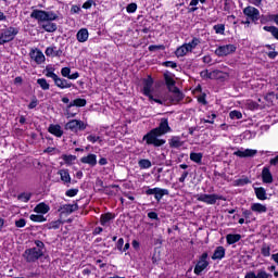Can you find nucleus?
<instances>
[{"mask_svg": "<svg viewBox=\"0 0 278 278\" xmlns=\"http://www.w3.org/2000/svg\"><path fill=\"white\" fill-rule=\"evenodd\" d=\"M233 155L237 157H255V155H257V150L241 148L240 150L235 151Z\"/></svg>", "mask_w": 278, "mask_h": 278, "instance_id": "nucleus-15", "label": "nucleus"}, {"mask_svg": "<svg viewBox=\"0 0 278 278\" xmlns=\"http://www.w3.org/2000/svg\"><path fill=\"white\" fill-rule=\"evenodd\" d=\"M270 277L271 275L266 273V269L262 268V269H258L256 274L254 271L248 273L244 278H270Z\"/></svg>", "mask_w": 278, "mask_h": 278, "instance_id": "nucleus-18", "label": "nucleus"}, {"mask_svg": "<svg viewBox=\"0 0 278 278\" xmlns=\"http://www.w3.org/2000/svg\"><path fill=\"white\" fill-rule=\"evenodd\" d=\"M86 124L81 119H72L65 124V129L77 134L86 129Z\"/></svg>", "mask_w": 278, "mask_h": 278, "instance_id": "nucleus-7", "label": "nucleus"}, {"mask_svg": "<svg viewBox=\"0 0 278 278\" xmlns=\"http://www.w3.org/2000/svg\"><path fill=\"white\" fill-rule=\"evenodd\" d=\"M243 14L251 18V21H260V10L255 7H247L243 9Z\"/></svg>", "mask_w": 278, "mask_h": 278, "instance_id": "nucleus-14", "label": "nucleus"}, {"mask_svg": "<svg viewBox=\"0 0 278 278\" xmlns=\"http://www.w3.org/2000/svg\"><path fill=\"white\" fill-rule=\"evenodd\" d=\"M215 34H225V25L223 24H217L214 26Z\"/></svg>", "mask_w": 278, "mask_h": 278, "instance_id": "nucleus-46", "label": "nucleus"}, {"mask_svg": "<svg viewBox=\"0 0 278 278\" xmlns=\"http://www.w3.org/2000/svg\"><path fill=\"white\" fill-rule=\"evenodd\" d=\"M262 255H264V257H270V248L264 245V247L262 248Z\"/></svg>", "mask_w": 278, "mask_h": 278, "instance_id": "nucleus-49", "label": "nucleus"}, {"mask_svg": "<svg viewBox=\"0 0 278 278\" xmlns=\"http://www.w3.org/2000/svg\"><path fill=\"white\" fill-rule=\"evenodd\" d=\"M83 164H88L89 166H97V155L96 154H88L87 156H83L80 159Z\"/></svg>", "mask_w": 278, "mask_h": 278, "instance_id": "nucleus-22", "label": "nucleus"}, {"mask_svg": "<svg viewBox=\"0 0 278 278\" xmlns=\"http://www.w3.org/2000/svg\"><path fill=\"white\" fill-rule=\"evenodd\" d=\"M45 53L48 58H62V49L55 46L48 47Z\"/></svg>", "mask_w": 278, "mask_h": 278, "instance_id": "nucleus-19", "label": "nucleus"}, {"mask_svg": "<svg viewBox=\"0 0 278 278\" xmlns=\"http://www.w3.org/2000/svg\"><path fill=\"white\" fill-rule=\"evenodd\" d=\"M164 49H166V47H164V45L149 47V51H157V50L164 51Z\"/></svg>", "mask_w": 278, "mask_h": 278, "instance_id": "nucleus-50", "label": "nucleus"}, {"mask_svg": "<svg viewBox=\"0 0 278 278\" xmlns=\"http://www.w3.org/2000/svg\"><path fill=\"white\" fill-rule=\"evenodd\" d=\"M229 116L232 119L240 121V118H242V113L240 111H231Z\"/></svg>", "mask_w": 278, "mask_h": 278, "instance_id": "nucleus-43", "label": "nucleus"}, {"mask_svg": "<svg viewBox=\"0 0 278 278\" xmlns=\"http://www.w3.org/2000/svg\"><path fill=\"white\" fill-rule=\"evenodd\" d=\"M146 194H148V197L154 195L155 201L160 203L164 197L169 194V192H168V189H162L156 187V188L148 189L146 191Z\"/></svg>", "mask_w": 278, "mask_h": 278, "instance_id": "nucleus-9", "label": "nucleus"}, {"mask_svg": "<svg viewBox=\"0 0 278 278\" xmlns=\"http://www.w3.org/2000/svg\"><path fill=\"white\" fill-rule=\"evenodd\" d=\"M71 108H86V99L77 98L66 106L67 118H74L75 114L71 113Z\"/></svg>", "mask_w": 278, "mask_h": 278, "instance_id": "nucleus-10", "label": "nucleus"}, {"mask_svg": "<svg viewBox=\"0 0 278 278\" xmlns=\"http://www.w3.org/2000/svg\"><path fill=\"white\" fill-rule=\"evenodd\" d=\"M269 163L271 164V166H277V164H278V155L275 156L274 159H271Z\"/></svg>", "mask_w": 278, "mask_h": 278, "instance_id": "nucleus-64", "label": "nucleus"}, {"mask_svg": "<svg viewBox=\"0 0 278 278\" xmlns=\"http://www.w3.org/2000/svg\"><path fill=\"white\" fill-rule=\"evenodd\" d=\"M137 10H138V4L136 3H130L126 8V11L128 12V14H134V12H136Z\"/></svg>", "mask_w": 278, "mask_h": 278, "instance_id": "nucleus-45", "label": "nucleus"}, {"mask_svg": "<svg viewBox=\"0 0 278 278\" xmlns=\"http://www.w3.org/2000/svg\"><path fill=\"white\" fill-rule=\"evenodd\" d=\"M223 257H225V248L224 247H217L214 251L212 260H223Z\"/></svg>", "mask_w": 278, "mask_h": 278, "instance_id": "nucleus-28", "label": "nucleus"}, {"mask_svg": "<svg viewBox=\"0 0 278 278\" xmlns=\"http://www.w3.org/2000/svg\"><path fill=\"white\" fill-rule=\"evenodd\" d=\"M25 225H27V222L25 220V218H21L15 222V227L23 228L25 227Z\"/></svg>", "mask_w": 278, "mask_h": 278, "instance_id": "nucleus-51", "label": "nucleus"}, {"mask_svg": "<svg viewBox=\"0 0 278 278\" xmlns=\"http://www.w3.org/2000/svg\"><path fill=\"white\" fill-rule=\"evenodd\" d=\"M58 174L61 177V181H63L65 186H68L71 184V174L68 173V169H61Z\"/></svg>", "mask_w": 278, "mask_h": 278, "instance_id": "nucleus-27", "label": "nucleus"}, {"mask_svg": "<svg viewBox=\"0 0 278 278\" xmlns=\"http://www.w3.org/2000/svg\"><path fill=\"white\" fill-rule=\"evenodd\" d=\"M123 244H125V240L123 238H119L116 243L118 251H123Z\"/></svg>", "mask_w": 278, "mask_h": 278, "instance_id": "nucleus-57", "label": "nucleus"}, {"mask_svg": "<svg viewBox=\"0 0 278 278\" xmlns=\"http://www.w3.org/2000/svg\"><path fill=\"white\" fill-rule=\"evenodd\" d=\"M18 201H22L23 203H27L29 199H31V193H22L17 197Z\"/></svg>", "mask_w": 278, "mask_h": 278, "instance_id": "nucleus-42", "label": "nucleus"}, {"mask_svg": "<svg viewBox=\"0 0 278 278\" xmlns=\"http://www.w3.org/2000/svg\"><path fill=\"white\" fill-rule=\"evenodd\" d=\"M30 18H36L39 23H51L56 21L58 14L53 11L34 10L30 14Z\"/></svg>", "mask_w": 278, "mask_h": 278, "instance_id": "nucleus-3", "label": "nucleus"}, {"mask_svg": "<svg viewBox=\"0 0 278 278\" xmlns=\"http://www.w3.org/2000/svg\"><path fill=\"white\" fill-rule=\"evenodd\" d=\"M207 266H210V263L207 262V253H203L194 267V274L201 275V271L207 268Z\"/></svg>", "mask_w": 278, "mask_h": 278, "instance_id": "nucleus-12", "label": "nucleus"}, {"mask_svg": "<svg viewBox=\"0 0 278 278\" xmlns=\"http://www.w3.org/2000/svg\"><path fill=\"white\" fill-rule=\"evenodd\" d=\"M256 198L260 199V201H266V189L263 187H258L254 189Z\"/></svg>", "mask_w": 278, "mask_h": 278, "instance_id": "nucleus-31", "label": "nucleus"}, {"mask_svg": "<svg viewBox=\"0 0 278 278\" xmlns=\"http://www.w3.org/2000/svg\"><path fill=\"white\" fill-rule=\"evenodd\" d=\"M35 244L37 247L35 249H40V251H42V249H45V243L42 241H40V240H36Z\"/></svg>", "mask_w": 278, "mask_h": 278, "instance_id": "nucleus-58", "label": "nucleus"}, {"mask_svg": "<svg viewBox=\"0 0 278 278\" xmlns=\"http://www.w3.org/2000/svg\"><path fill=\"white\" fill-rule=\"evenodd\" d=\"M197 200L206 203V205H216V201H225V198L218 194H199Z\"/></svg>", "mask_w": 278, "mask_h": 278, "instance_id": "nucleus-8", "label": "nucleus"}, {"mask_svg": "<svg viewBox=\"0 0 278 278\" xmlns=\"http://www.w3.org/2000/svg\"><path fill=\"white\" fill-rule=\"evenodd\" d=\"M61 75L62 77H66V79H68V77H71V67H63L61 70Z\"/></svg>", "mask_w": 278, "mask_h": 278, "instance_id": "nucleus-47", "label": "nucleus"}, {"mask_svg": "<svg viewBox=\"0 0 278 278\" xmlns=\"http://www.w3.org/2000/svg\"><path fill=\"white\" fill-rule=\"evenodd\" d=\"M241 239H242V236H240V235L229 233L226 236L227 244H236V242H240Z\"/></svg>", "mask_w": 278, "mask_h": 278, "instance_id": "nucleus-29", "label": "nucleus"}, {"mask_svg": "<svg viewBox=\"0 0 278 278\" xmlns=\"http://www.w3.org/2000/svg\"><path fill=\"white\" fill-rule=\"evenodd\" d=\"M267 55L270 60H275L277 58V51L271 50L267 53Z\"/></svg>", "mask_w": 278, "mask_h": 278, "instance_id": "nucleus-60", "label": "nucleus"}, {"mask_svg": "<svg viewBox=\"0 0 278 278\" xmlns=\"http://www.w3.org/2000/svg\"><path fill=\"white\" fill-rule=\"evenodd\" d=\"M207 0H191L189 5H199L200 3H205Z\"/></svg>", "mask_w": 278, "mask_h": 278, "instance_id": "nucleus-61", "label": "nucleus"}, {"mask_svg": "<svg viewBox=\"0 0 278 278\" xmlns=\"http://www.w3.org/2000/svg\"><path fill=\"white\" fill-rule=\"evenodd\" d=\"M252 212H255L256 214H266L268 212V207L262 203H253L251 205Z\"/></svg>", "mask_w": 278, "mask_h": 278, "instance_id": "nucleus-23", "label": "nucleus"}, {"mask_svg": "<svg viewBox=\"0 0 278 278\" xmlns=\"http://www.w3.org/2000/svg\"><path fill=\"white\" fill-rule=\"evenodd\" d=\"M79 206L77 204H63L59 207L60 216H68L73 214V212H77Z\"/></svg>", "mask_w": 278, "mask_h": 278, "instance_id": "nucleus-13", "label": "nucleus"}, {"mask_svg": "<svg viewBox=\"0 0 278 278\" xmlns=\"http://www.w3.org/2000/svg\"><path fill=\"white\" fill-rule=\"evenodd\" d=\"M29 55L34 60V62H36V64H42L45 62V54L38 49H33Z\"/></svg>", "mask_w": 278, "mask_h": 278, "instance_id": "nucleus-17", "label": "nucleus"}, {"mask_svg": "<svg viewBox=\"0 0 278 278\" xmlns=\"http://www.w3.org/2000/svg\"><path fill=\"white\" fill-rule=\"evenodd\" d=\"M63 160L66 164H71V162H75L77 157L75 155H63Z\"/></svg>", "mask_w": 278, "mask_h": 278, "instance_id": "nucleus-48", "label": "nucleus"}, {"mask_svg": "<svg viewBox=\"0 0 278 278\" xmlns=\"http://www.w3.org/2000/svg\"><path fill=\"white\" fill-rule=\"evenodd\" d=\"M148 218H151V220H157V213L155 212L148 213Z\"/></svg>", "mask_w": 278, "mask_h": 278, "instance_id": "nucleus-59", "label": "nucleus"}, {"mask_svg": "<svg viewBox=\"0 0 278 278\" xmlns=\"http://www.w3.org/2000/svg\"><path fill=\"white\" fill-rule=\"evenodd\" d=\"M188 53H190V49L186 43L176 50L177 58H184V55H187Z\"/></svg>", "mask_w": 278, "mask_h": 278, "instance_id": "nucleus-30", "label": "nucleus"}, {"mask_svg": "<svg viewBox=\"0 0 278 278\" xmlns=\"http://www.w3.org/2000/svg\"><path fill=\"white\" fill-rule=\"evenodd\" d=\"M18 34V28L9 27L0 28V45H5V42H12L16 35Z\"/></svg>", "mask_w": 278, "mask_h": 278, "instance_id": "nucleus-5", "label": "nucleus"}, {"mask_svg": "<svg viewBox=\"0 0 278 278\" xmlns=\"http://www.w3.org/2000/svg\"><path fill=\"white\" fill-rule=\"evenodd\" d=\"M46 77L53 79L56 88H61V90H66L67 88L73 87V83L66 80L65 78H61L60 76H58V74H54L53 70L51 68L46 70Z\"/></svg>", "mask_w": 278, "mask_h": 278, "instance_id": "nucleus-4", "label": "nucleus"}, {"mask_svg": "<svg viewBox=\"0 0 278 278\" xmlns=\"http://www.w3.org/2000/svg\"><path fill=\"white\" fill-rule=\"evenodd\" d=\"M77 192H79V189H70L66 191V197H77Z\"/></svg>", "mask_w": 278, "mask_h": 278, "instance_id": "nucleus-53", "label": "nucleus"}, {"mask_svg": "<svg viewBox=\"0 0 278 278\" xmlns=\"http://www.w3.org/2000/svg\"><path fill=\"white\" fill-rule=\"evenodd\" d=\"M163 66H166L167 68H177V63L173 61H166L163 63Z\"/></svg>", "mask_w": 278, "mask_h": 278, "instance_id": "nucleus-52", "label": "nucleus"}, {"mask_svg": "<svg viewBox=\"0 0 278 278\" xmlns=\"http://www.w3.org/2000/svg\"><path fill=\"white\" fill-rule=\"evenodd\" d=\"M201 43V40H199V38H193L189 43H185L189 51H192L194 49H197V46H199Z\"/></svg>", "mask_w": 278, "mask_h": 278, "instance_id": "nucleus-37", "label": "nucleus"}, {"mask_svg": "<svg viewBox=\"0 0 278 278\" xmlns=\"http://www.w3.org/2000/svg\"><path fill=\"white\" fill-rule=\"evenodd\" d=\"M61 225H62V220L58 219V220L51 222L48 225V229H60Z\"/></svg>", "mask_w": 278, "mask_h": 278, "instance_id": "nucleus-40", "label": "nucleus"}, {"mask_svg": "<svg viewBox=\"0 0 278 278\" xmlns=\"http://www.w3.org/2000/svg\"><path fill=\"white\" fill-rule=\"evenodd\" d=\"M214 118H216V114L208 115V119H202V123H210V125H214Z\"/></svg>", "mask_w": 278, "mask_h": 278, "instance_id": "nucleus-54", "label": "nucleus"}, {"mask_svg": "<svg viewBox=\"0 0 278 278\" xmlns=\"http://www.w3.org/2000/svg\"><path fill=\"white\" fill-rule=\"evenodd\" d=\"M67 79H79V73L75 72L74 74H70Z\"/></svg>", "mask_w": 278, "mask_h": 278, "instance_id": "nucleus-63", "label": "nucleus"}, {"mask_svg": "<svg viewBox=\"0 0 278 278\" xmlns=\"http://www.w3.org/2000/svg\"><path fill=\"white\" fill-rule=\"evenodd\" d=\"M89 36H90V34L88 33V30L86 28L79 29L78 33L76 34V38H77L78 42H87Z\"/></svg>", "mask_w": 278, "mask_h": 278, "instance_id": "nucleus-25", "label": "nucleus"}, {"mask_svg": "<svg viewBox=\"0 0 278 278\" xmlns=\"http://www.w3.org/2000/svg\"><path fill=\"white\" fill-rule=\"evenodd\" d=\"M153 90V79L148 78L143 83V94L148 97L150 100H153V94H151Z\"/></svg>", "mask_w": 278, "mask_h": 278, "instance_id": "nucleus-16", "label": "nucleus"}, {"mask_svg": "<svg viewBox=\"0 0 278 278\" xmlns=\"http://www.w3.org/2000/svg\"><path fill=\"white\" fill-rule=\"evenodd\" d=\"M87 140H88L89 142L94 143V142H97V141L99 140V136L89 135V136L87 137Z\"/></svg>", "mask_w": 278, "mask_h": 278, "instance_id": "nucleus-56", "label": "nucleus"}, {"mask_svg": "<svg viewBox=\"0 0 278 278\" xmlns=\"http://www.w3.org/2000/svg\"><path fill=\"white\" fill-rule=\"evenodd\" d=\"M249 178H240L233 181V186H247Z\"/></svg>", "mask_w": 278, "mask_h": 278, "instance_id": "nucleus-44", "label": "nucleus"}, {"mask_svg": "<svg viewBox=\"0 0 278 278\" xmlns=\"http://www.w3.org/2000/svg\"><path fill=\"white\" fill-rule=\"evenodd\" d=\"M264 31H269V34H271V36H274V38H276V40H278V28L275 26H264L263 27Z\"/></svg>", "mask_w": 278, "mask_h": 278, "instance_id": "nucleus-36", "label": "nucleus"}, {"mask_svg": "<svg viewBox=\"0 0 278 278\" xmlns=\"http://www.w3.org/2000/svg\"><path fill=\"white\" fill-rule=\"evenodd\" d=\"M35 212L37 214H47L49 212V205L45 204V203H39L36 207H35Z\"/></svg>", "mask_w": 278, "mask_h": 278, "instance_id": "nucleus-33", "label": "nucleus"}, {"mask_svg": "<svg viewBox=\"0 0 278 278\" xmlns=\"http://www.w3.org/2000/svg\"><path fill=\"white\" fill-rule=\"evenodd\" d=\"M94 3V1L92 0H88L83 4L84 10H90V8H92V4Z\"/></svg>", "mask_w": 278, "mask_h": 278, "instance_id": "nucleus-55", "label": "nucleus"}, {"mask_svg": "<svg viewBox=\"0 0 278 278\" xmlns=\"http://www.w3.org/2000/svg\"><path fill=\"white\" fill-rule=\"evenodd\" d=\"M138 164H139V168H143V169L151 168L152 166L151 162L148 159L140 160Z\"/></svg>", "mask_w": 278, "mask_h": 278, "instance_id": "nucleus-39", "label": "nucleus"}, {"mask_svg": "<svg viewBox=\"0 0 278 278\" xmlns=\"http://www.w3.org/2000/svg\"><path fill=\"white\" fill-rule=\"evenodd\" d=\"M203 160V154L202 153H190V161L195 162V164H201V161Z\"/></svg>", "mask_w": 278, "mask_h": 278, "instance_id": "nucleus-35", "label": "nucleus"}, {"mask_svg": "<svg viewBox=\"0 0 278 278\" xmlns=\"http://www.w3.org/2000/svg\"><path fill=\"white\" fill-rule=\"evenodd\" d=\"M215 53L219 58H225V55H230V53H236V47L233 45L219 46L215 50Z\"/></svg>", "mask_w": 278, "mask_h": 278, "instance_id": "nucleus-11", "label": "nucleus"}, {"mask_svg": "<svg viewBox=\"0 0 278 278\" xmlns=\"http://www.w3.org/2000/svg\"><path fill=\"white\" fill-rule=\"evenodd\" d=\"M113 218H114V215H112V213H106V214L101 215L100 223H101L102 226H105Z\"/></svg>", "mask_w": 278, "mask_h": 278, "instance_id": "nucleus-34", "label": "nucleus"}, {"mask_svg": "<svg viewBox=\"0 0 278 278\" xmlns=\"http://www.w3.org/2000/svg\"><path fill=\"white\" fill-rule=\"evenodd\" d=\"M30 220H33V223H45V216L42 215H30Z\"/></svg>", "mask_w": 278, "mask_h": 278, "instance_id": "nucleus-41", "label": "nucleus"}, {"mask_svg": "<svg viewBox=\"0 0 278 278\" xmlns=\"http://www.w3.org/2000/svg\"><path fill=\"white\" fill-rule=\"evenodd\" d=\"M49 134L55 136L56 138H62L64 136V130H62V126L51 124L48 128Z\"/></svg>", "mask_w": 278, "mask_h": 278, "instance_id": "nucleus-20", "label": "nucleus"}, {"mask_svg": "<svg viewBox=\"0 0 278 278\" xmlns=\"http://www.w3.org/2000/svg\"><path fill=\"white\" fill-rule=\"evenodd\" d=\"M173 129L168 125V118H161L160 125L148 132L143 140L147 144H153V147H162L166 144V140L160 139V136H165V134H170Z\"/></svg>", "mask_w": 278, "mask_h": 278, "instance_id": "nucleus-1", "label": "nucleus"}, {"mask_svg": "<svg viewBox=\"0 0 278 278\" xmlns=\"http://www.w3.org/2000/svg\"><path fill=\"white\" fill-rule=\"evenodd\" d=\"M187 177H188V172H184L179 178L180 184H184V181H186Z\"/></svg>", "mask_w": 278, "mask_h": 278, "instance_id": "nucleus-62", "label": "nucleus"}, {"mask_svg": "<svg viewBox=\"0 0 278 278\" xmlns=\"http://www.w3.org/2000/svg\"><path fill=\"white\" fill-rule=\"evenodd\" d=\"M262 179L264 184H273V174L268 167H264L262 170Z\"/></svg>", "mask_w": 278, "mask_h": 278, "instance_id": "nucleus-26", "label": "nucleus"}, {"mask_svg": "<svg viewBox=\"0 0 278 278\" xmlns=\"http://www.w3.org/2000/svg\"><path fill=\"white\" fill-rule=\"evenodd\" d=\"M164 79L170 92L169 101H172L174 105H176V103H179V101L184 100V93L179 90V88L175 86V79H173V76L164 74Z\"/></svg>", "mask_w": 278, "mask_h": 278, "instance_id": "nucleus-2", "label": "nucleus"}, {"mask_svg": "<svg viewBox=\"0 0 278 278\" xmlns=\"http://www.w3.org/2000/svg\"><path fill=\"white\" fill-rule=\"evenodd\" d=\"M41 28L45 29V31H48L49 34H53V31H58V24L53 22H43L41 24Z\"/></svg>", "mask_w": 278, "mask_h": 278, "instance_id": "nucleus-24", "label": "nucleus"}, {"mask_svg": "<svg viewBox=\"0 0 278 278\" xmlns=\"http://www.w3.org/2000/svg\"><path fill=\"white\" fill-rule=\"evenodd\" d=\"M37 84L43 90H49V88H51V86L47 83V79L45 78H38Z\"/></svg>", "mask_w": 278, "mask_h": 278, "instance_id": "nucleus-38", "label": "nucleus"}, {"mask_svg": "<svg viewBox=\"0 0 278 278\" xmlns=\"http://www.w3.org/2000/svg\"><path fill=\"white\" fill-rule=\"evenodd\" d=\"M223 75V72L215 70L213 72L210 71H203L201 72V77H205L206 79H217V77H220Z\"/></svg>", "mask_w": 278, "mask_h": 278, "instance_id": "nucleus-21", "label": "nucleus"}, {"mask_svg": "<svg viewBox=\"0 0 278 278\" xmlns=\"http://www.w3.org/2000/svg\"><path fill=\"white\" fill-rule=\"evenodd\" d=\"M42 255H43L42 250L36 249V248L26 249L23 253V257H24L25 262H27L28 264L38 262V260H40V257H42Z\"/></svg>", "mask_w": 278, "mask_h": 278, "instance_id": "nucleus-6", "label": "nucleus"}, {"mask_svg": "<svg viewBox=\"0 0 278 278\" xmlns=\"http://www.w3.org/2000/svg\"><path fill=\"white\" fill-rule=\"evenodd\" d=\"M169 147H172V149H179V147H184V142H181L179 137H173L169 141Z\"/></svg>", "mask_w": 278, "mask_h": 278, "instance_id": "nucleus-32", "label": "nucleus"}]
</instances>
